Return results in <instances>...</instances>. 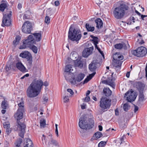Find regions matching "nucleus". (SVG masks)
Wrapping results in <instances>:
<instances>
[{
    "mask_svg": "<svg viewBox=\"0 0 147 147\" xmlns=\"http://www.w3.org/2000/svg\"><path fill=\"white\" fill-rule=\"evenodd\" d=\"M19 108L16 113L15 114V118L17 120L18 125L17 131L19 132V135L21 137L23 138L25 132V125L21 122L19 120L22 118L23 112L24 111V103L22 98H19L17 100Z\"/></svg>",
    "mask_w": 147,
    "mask_h": 147,
    "instance_id": "obj_1",
    "label": "nucleus"
},
{
    "mask_svg": "<svg viewBox=\"0 0 147 147\" xmlns=\"http://www.w3.org/2000/svg\"><path fill=\"white\" fill-rule=\"evenodd\" d=\"M48 85L47 81L43 83L41 80L35 79L28 87L26 91L27 95L29 98L35 97L40 94L43 85L47 86Z\"/></svg>",
    "mask_w": 147,
    "mask_h": 147,
    "instance_id": "obj_2",
    "label": "nucleus"
},
{
    "mask_svg": "<svg viewBox=\"0 0 147 147\" xmlns=\"http://www.w3.org/2000/svg\"><path fill=\"white\" fill-rule=\"evenodd\" d=\"M84 77V74L82 73L74 76H71V74L68 73H66L65 75V78L66 80L70 82L72 85L76 86L79 84V82L83 79Z\"/></svg>",
    "mask_w": 147,
    "mask_h": 147,
    "instance_id": "obj_3",
    "label": "nucleus"
},
{
    "mask_svg": "<svg viewBox=\"0 0 147 147\" xmlns=\"http://www.w3.org/2000/svg\"><path fill=\"white\" fill-rule=\"evenodd\" d=\"M82 35L80 31L77 29H73L71 27L68 32V38L72 41H78L81 38Z\"/></svg>",
    "mask_w": 147,
    "mask_h": 147,
    "instance_id": "obj_4",
    "label": "nucleus"
},
{
    "mask_svg": "<svg viewBox=\"0 0 147 147\" xmlns=\"http://www.w3.org/2000/svg\"><path fill=\"white\" fill-rule=\"evenodd\" d=\"M128 7L124 5H121L115 8L113 11L114 17L117 19H120L122 18L125 13V11L128 9Z\"/></svg>",
    "mask_w": 147,
    "mask_h": 147,
    "instance_id": "obj_5",
    "label": "nucleus"
},
{
    "mask_svg": "<svg viewBox=\"0 0 147 147\" xmlns=\"http://www.w3.org/2000/svg\"><path fill=\"white\" fill-rule=\"evenodd\" d=\"M86 119L87 118L85 115H83L80 119L79 125L81 129L86 130L87 129L91 128L94 126V123L93 120L90 119V121L91 122L88 124L87 121Z\"/></svg>",
    "mask_w": 147,
    "mask_h": 147,
    "instance_id": "obj_6",
    "label": "nucleus"
},
{
    "mask_svg": "<svg viewBox=\"0 0 147 147\" xmlns=\"http://www.w3.org/2000/svg\"><path fill=\"white\" fill-rule=\"evenodd\" d=\"M35 43L32 35H30L28 37L27 39L23 42V44L21 45L19 48L20 49H24L28 47L30 48Z\"/></svg>",
    "mask_w": 147,
    "mask_h": 147,
    "instance_id": "obj_7",
    "label": "nucleus"
},
{
    "mask_svg": "<svg viewBox=\"0 0 147 147\" xmlns=\"http://www.w3.org/2000/svg\"><path fill=\"white\" fill-rule=\"evenodd\" d=\"M12 11H9L7 13L3 14V23L1 26L4 27L5 26H9L11 24V20L10 17L11 16Z\"/></svg>",
    "mask_w": 147,
    "mask_h": 147,
    "instance_id": "obj_8",
    "label": "nucleus"
},
{
    "mask_svg": "<svg viewBox=\"0 0 147 147\" xmlns=\"http://www.w3.org/2000/svg\"><path fill=\"white\" fill-rule=\"evenodd\" d=\"M147 52L146 48L143 47H139L136 50H133L131 52L133 55L138 57H143L146 54Z\"/></svg>",
    "mask_w": 147,
    "mask_h": 147,
    "instance_id": "obj_9",
    "label": "nucleus"
},
{
    "mask_svg": "<svg viewBox=\"0 0 147 147\" xmlns=\"http://www.w3.org/2000/svg\"><path fill=\"white\" fill-rule=\"evenodd\" d=\"M111 101L105 98H102L100 99V106L102 110H105L109 109L110 106Z\"/></svg>",
    "mask_w": 147,
    "mask_h": 147,
    "instance_id": "obj_10",
    "label": "nucleus"
},
{
    "mask_svg": "<svg viewBox=\"0 0 147 147\" xmlns=\"http://www.w3.org/2000/svg\"><path fill=\"white\" fill-rule=\"evenodd\" d=\"M20 56L22 58H26L28 61V65L30 66L32 64V57L30 53L27 51H24L21 53Z\"/></svg>",
    "mask_w": 147,
    "mask_h": 147,
    "instance_id": "obj_11",
    "label": "nucleus"
},
{
    "mask_svg": "<svg viewBox=\"0 0 147 147\" xmlns=\"http://www.w3.org/2000/svg\"><path fill=\"white\" fill-rule=\"evenodd\" d=\"M101 61V59L99 58H97L95 60H93L92 62L89 65V69L92 71H94L97 67L100 66Z\"/></svg>",
    "mask_w": 147,
    "mask_h": 147,
    "instance_id": "obj_12",
    "label": "nucleus"
},
{
    "mask_svg": "<svg viewBox=\"0 0 147 147\" xmlns=\"http://www.w3.org/2000/svg\"><path fill=\"white\" fill-rule=\"evenodd\" d=\"M124 97H126L128 101L131 102L134 101L136 97V95L134 91L131 90H128L125 94Z\"/></svg>",
    "mask_w": 147,
    "mask_h": 147,
    "instance_id": "obj_13",
    "label": "nucleus"
},
{
    "mask_svg": "<svg viewBox=\"0 0 147 147\" xmlns=\"http://www.w3.org/2000/svg\"><path fill=\"white\" fill-rule=\"evenodd\" d=\"M32 30L31 24L28 21L25 22L22 27V31L24 33H30Z\"/></svg>",
    "mask_w": 147,
    "mask_h": 147,
    "instance_id": "obj_14",
    "label": "nucleus"
},
{
    "mask_svg": "<svg viewBox=\"0 0 147 147\" xmlns=\"http://www.w3.org/2000/svg\"><path fill=\"white\" fill-rule=\"evenodd\" d=\"M47 147H60V145L59 142L56 140L52 139L49 140L47 144Z\"/></svg>",
    "mask_w": 147,
    "mask_h": 147,
    "instance_id": "obj_15",
    "label": "nucleus"
},
{
    "mask_svg": "<svg viewBox=\"0 0 147 147\" xmlns=\"http://www.w3.org/2000/svg\"><path fill=\"white\" fill-rule=\"evenodd\" d=\"M64 71L65 72V75L66 73L70 74L68 72L73 74L76 71V68L74 66L71 65H67L65 67Z\"/></svg>",
    "mask_w": 147,
    "mask_h": 147,
    "instance_id": "obj_16",
    "label": "nucleus"
},
{
    "mask_svg": "<svg viewBox=\"0 0 147 147\" xmlns=\"http://www.w3.org/2000/svg\"><path fill=\"white\" fill-rule=\"evenodd\" d=\"M93 49V47L85 49L83 51L82 56L84 57H87L92 53Z\"/></svg>",
    "mask_w": 147,
    "mask_h": 147,
    "instance_id": "obj_17",
    "label": "nucleus"
},
{
    "mask_svg": "<svg viewBox=\"0 0 147 147\" xmlns=\"http://www.w3.org/2000/svg\"><path fill=\"white\" fill-rule=\"evenodd\" d=\"M127 44L129 45L128 43H127L126 44L123 42L116 44L115 45V47L118 49H127Z\"/></svg>",
    "mask_w": 147,
    "mask_h": 147,
    "instance_id": "obj_18",
    "label": "nucleus"
},
{
    "mask_svg": "<svg viewBox=\"0 0 147 147\" xmlns=\"http://www.w3.org/2000/svg\"><path fill=\"white\" fill-rule=\"evenodd\" d=\"M16 67L20 70L22 72L25 71L26 68L22 63L17 62L16 64Z\"/></svg>",
    "mask_w": 147,
    "mask_h": 147,
    "instance_id": "obj_19",
    "label": "nucleus"
},
{
    "mask_svg": "<svg viewBox=\"0 0 147 147\" xmlns=\"http://www.w3.org/2000/svg\"><path fill=\"white\" fill-rule=\"evenodd\" d=\"M8 5L6 2H5L1 4L0 5V11L3 12L5 9H6V10H7V13L9 10H8L7 7H8Z\"/></svg>",
    "mask_w": 147,
    "mask_h": 147,
    "instance_id": "obj_20",
    "label": "nucleus"
},
{
    "mask_svg": "<svg viewBox=\"0 0 147 147\" xmlns=\"http://www.w3.org/2000/svg\"><path fill=\"white\" fill-rule=\"evenodd\" d=\"M121 64V61L119 60H114L113 63V64L114 66L119 69L120 68Z\"/></svg>",
    "mask_w": 147,
    "mask_h": 147,
    "instance_id": "obj_21",
    "label": "nucleus"
},
{
    "mask_svg": "<svg viewBox=\"0 0 147 147\" xmlns=\"http://www.w3.org/2000/svg\"><path fill=\"white\" fill-rule=\"evenodd\" d=\"M96 27L98 28H100L102 26L103 23L102 20L99 18H98L95 20Z\"/></svg>",
    "mask_w": 147,
    "mask_h": 147,
    "instance_id": "obj_22",
    "label": "nucleus"
},
{
    "mask_svg": "<svg viewBox=\"0 0 147 147\" xmlns=\"http://www.w3.org/2000/svg\"><path fill=\"white\" fill-rule=\"evenodd\" d=\"M103 91L105 95L107 96H109L111 94V91L109 88H105L103 89Z\"/></svg>",
    "mask_w": 147,
    "mask_h": 147,
    "instance_id": "obj_23",
    "label": "nucleus"
},
{
    "mask_svg": "<svg viewBox=\"0 0 147 147\" xmlns=\"http://www.w3.org/2000/svg\"><path fill=\"white\" fill-rule=\"evenodd\" d=\"M33 145L32 141L29 139L26 140V144L24 147H33Z\"/></svg>",
    "mask_w": 147,
    "mask_h": 147,
    "instance_id": "obj_24",
    "label": "nucleus"
},
{
    "mask_svg": "<svg viewBox=\"0 0 147 147\" xmlns=\"http://www.w3.org/2000/svg\"><path fill=\"white\" fill-rule=\"evenodd\" d=\"M32 34L34 36L36 39V41H40L41 37V34L39 33H36L33 34Z\"/></svg>",
    "mask_w": 147,
    "mask_h": 147,
    "instance_id": "obj_25",
    "label": "nucleus"
},
{
    "mask_svg": "<svg viewBox=\"0 0 147 147\" xmlns=\"http://www.w3.org/2000/svg\"><path fill=\"white\" fill-rule=\"evenodd\" d=\"M95 74V73L93 72L92 74H90L89 76H87L85 80L84 81V83H85L87 82L92 79Z\"/></svg>",
    "mask_w": 147,
    "mask_h": 147,
    "instance_id": "obj_26",
    "label": "nucleus"
},
{
    "mask_svg": "<svg viewBox=\"0 0 147 147\" xmlns=\"http://www.w3.org/2000/svg\"><path fill=\"white\" fill-rule=\"evenodd\" d=\"M75 63L76 67L81 68L83 66V63H82L81 61L80 60H78L77 59L75 62Z\"/></svg>",
    "mask_w": 147,
    "mask_h": 147,
    "instance_id": "obj_27",
    "label": "nucleus"
},
{
    "mask_svg": "<svg viewBox=\"0 0 147 147\" xmlns=\"http://www.w3.org/2000/svg\"><path fill=\"white\" fill-rule=\"evenodd\" d=\"M85 27L87 30L88 31L92 32L94 31V27L91 26L89 24H86Z\"/></svg>",
    "mask_w": 147,
    "mask_h": 147,
    "instance_id": "obj_28",
    "label": "nucleus"
},
{
    "mask_svg": "<svg viewBox=\"0 0 147 147\" xmlns=\"http://www.w3.org/2000/svg\"><path fill=\"white\" fill-rule=\"evenodd\" d=\"M138 101L139 102H141L146 100L143 93L140 92L139 94Z\"/></svg>",
    "mask_w": 147,
    "mask_h": 147,
    "instance_id": "obj_29",
    "label": "nucleus"
},
{
    "mask_svg": "<svg viewBox=\"0 0 147 147\" xmlns=\"http://www.w3.org/2000/svg\"><path fill=\"white\" fill-rule=\"evenodd\" d=\"M8 106V104L7 101L5 100L3 101L1 104V107L2 108L6 109Z\"/></svg>",
    "mask_w": 147,
    "mask_h": 147,
    "instance_id": "obj_30",
    "label": "nucleus"
},
{
    "mask_svg": "<svg viewBox=\"0 0 147 147\" xmlns=\"http://www.w3.org/2000/svg\"><path fill=\"white\" fill-rule=\"evenodd\" d=\"M20 38L19 36H16L15 39L13 41V44L15 45H17L20 40Z\"/></svg>",
    "mask_w": 147,
    "mask_h": 147,
    "instance_id": "obj_31",
    "label": "nucleus"
},
{
    "mask_svg": "<svg viewBox=\"0 0 147 147\" xmlns=\"http://www.w3.org/2000/svg\"><path fill=\"white\" fill-rule=\"evenodd\" d=\"M40 123L41 128L44 127L46 125L45 120L44 119H41L40 121Z\"/></svg>",
    "mask_w": 147,
    "mask_h": 147,
    "instance_id": "obj_32",
    "label": "nucleus"
},
{
    "mask_svg": "<svg viewBox=\"0 0 147 147\" xmlns=\"http://www.w3.org/2000/svg\"><path fill=\"white\" fill-rule=\"evenodd\" d=\"M102 134L100 132H97L96 133L94 134L93 137H94V136L96 137V138H95V139H97L99 138H100L101 136H102Z\"/></svg>",
    "mask_w": 147,
    "mask_h": 147,
    "instance_id": "obj_33",
    "label": "nucleus"
},
{
    "mask_svg": "<svg viewBox=\"0 0 147 147\" xmlns=\"http://www.w3.org/2000/svg\"><path fill=\"white\" fill-rule=\"evenodd\" d=\"M22 139H19L16 141V142L15 143L16 146L17 147H20V144L22 142Z\"/></svg>",
    "mask_w": 147,
    "mask_h": 147,
    "instance_id": "obj_34",
    "label": "nucleus"
},
{
    "mask_svg": "<svg viewBox=\"0 0 147 147\" xmlns=\"http://www.w3.org/2000/svg\"><path fill=\"white\" fill-rule=\"evenodd\" d=\"M108 85L110 86L113 88H114L115 87V84L113 80H108Z\"/></svg>",
    "mask_w": 147,
    "mask_h": 147,
    "instance_id": "obj_35",
    "label": "nucleus"
},
{
    "mask_svg": "<svg viewBox=\"0 0 147 147\" xmlns=\"http://www.w3.org/2000/svg\"><path fill=\"white\" fill-rule=\"evenodd\" d=\"M130 108V106L128 105L127 103L124 104L123 106V109L125 111H128Z\"/></svg>",
    "mask_w": 147,
    "mask_h": 147,
    "instance_id": "obj_36",
    "label": "nucleus"
},
{
    "mask_svg": "<svg viewBox=\"0 0 147 147\" xmlns=\"http://www.w3.org/2000/svg\"><path fill=\"white\" fill-rule=\"evenodd\" d=\"M50 18L48 15H47L45 18V23L47 24L48 25L50 22Z\"/></svg>",
    "mask_w": 147,
    "mask_h": 147,
    "instance_id": "obj_37",
    "label": "nucleus"
},
{
    "mask_svg": "<svg viewBox=\"0 0 147 147\" xmlns=\"http://www.w3.org/2000/svg\"><path fill=\"white\" fill-rule=\"evenodd\" d=\"M30 48L35 53H37L38 51L37 48L34 45L32 46V47H30Z\"/></svg>",
    "mask_w": 147,
    "mask_h": 147,
    "instance_id": "obj_38",
    "label": "nucleus"
},
{
    "mask_svg": "<svg viewBox=\"0 0 147 147\" xmlns=\"http://www.w3.org/2000/svg\"><path fill=\"white\" fill-rule=\"evenodd\" d=\"M77 56V54L76 53H71L70 55L71 58L73 61L75 60V59H76Z\"/></svg>",
    "mask_w": 147,
    "mask_h": 147,
    "instance_id": "obj_39",
    "label": "nucleus"
},
{
    "mask_svg": "<svg viewBox=\"0 0 147 147\" xmlns=\"http://www.w3.org/2000/svg\"><path fill=\"white\" fill-rule=\"evenodd\" d=\"M106 144V142L105 141H101L98 144V147H104Z\"/></svg>",
    "mask_w": 147,
    "mask_h": 147,
    "instance_id": "obj_40",
    "label": "nucleus"
},
{
    "mask_svg": "<svg viewBox=\"0 0 147 147\" xmlns=\"http://www.w3.org/2000/svg\"><path fill=\"white\" fill-rule=\"evenodd\" d=\"M97 44H96V43H94L95 48L98 49V51L102 55V56L103 57H104V55L103 54V53L102 52V51H101L100 50V49L98 47L97 45Z\"/></svg>",
    "mask_w": 147,
    "mask_h": 147,
    "instance_id": "obj_41",
    "label": "nucleus"
},
{
    "mask_svg": "<svg viewBox=\"0 0 147 147\" xmlns=\"http://www.w3.org/2000/svg\"><path fill=\"white\" fill-rule=\"evenodd\" d=\"M90 37L93 38V40L94 42V43H98V38L97 37L93 36V35H91Z\"/></svg>",
    "mask_w": 147,
    "mask_h": 147,
    "instance_id": "obj_42",
    "label": "nucleus"
},
{
    "mask_svg": "<svg viewBox=\"0 0 147 147\" xmlns=\"http://www.w3.org/2000/svg\"><path fill=\"white\" fill-rule=\"evenodd\" d=\"M43 102L44 104L47 103L48 100V97L47 95H45L43 98Z\"/></svg>",
    "mask_w": 147,
    "mask_h": 147,
    "instance_id": "obj_43",
    "label": "nucleus"
},
{
    "mask_svg": "<svg viewBox=\"0 0 147 147\" xmlns=\"http://www.w3.org/2000/svg\"><path fill=\"white\" fill-rule=\"evenodd\" d=\"M120 54L118 53H116L113 56V59L114 60H117V58Z\"/></svg>",
    "mask_w": 147,
    "mask_h": 147,
    "instance_id": "obj_44",
    "label": "nucleus"
},
{
    "mask_svg": "<svg viewBox=\"0 0 147 147\" xmlns=\"http://www.w3.org/2000/svg\"><path fill=\"white\" fill-rule=\"evenodd\" d=\"M67 91L68 92H69L70 93V94L69 95V97L70 96H71L72 95H73L74 93L72 90L71 89H68L67 90Z\"/></svg>",
    "mask_w": 147,
    "mask_h": 147,
    "instance_id": "obj_45",
    "label": "nucleus"
},
{
    "mask_svg": "<svg viewBox=\"0 0 147 147\" xmlns=\"http://www.w3.org/2000/svg\"><path fill=\"white\" fill-rule=\"evenodd\" d=\"M4 127L5 129L9 128L10 127V125L8 123H5L3 124Z\"/></svg>",
    "mask_w": 147,
    "mask_h": 147,
    "instance_id": "obj_46",
    "label": "nucleus"
},
{
    "mask_svg": "<svg viewBox=\"0 0 147 147\" xmlns=\"http://www.w3.org/2000/svg\"><path fill=\"white\" fill-rule=\"evenodd\" d=\"M69 97V96L66 95L65 97H63L64 102H67L69 101V99L68 97Z\"/></svg>",
    "mask_w": 147,
    "mask_h": 147,
    "instance_id": "obj_47",
    "label": "nucleus"
},
{
    "mask_svg": "<svg viewBox=\"0 0 147 147\" xmlns=\"http://www.w3.org/2000/svg\"><path fill=\"white\" fill-rule=\"evenodd\" d=\"M55 133L56 134L57 136V137H58L59 136L58 134V129H57V124H56L55 125Z\"/></svg>",
    "mask_w": 147,
    "mask_h": 147,
    "instance_id": "obj_48",
    "label": "nucleus"
},
{
    "mask_svg": "<svg viewBox=\"0 0 147 147\" xmlns=\"http://www.w3.org/2000/svg\"><path fill=\"white\" fill-rule=\"evenodd\" d=\"M5 130L7 134H9L10 133L11 131V129L10 127L5 129Z\"/></svg>",
    "mask_w": 147,
    "mask_h": 147,
    "instance_id": "obj_49",
    "label": "nucleus"
},
{
    "mask_svg": "<svg viewBox=\"0 0 147 147\" xmlns=\"http://www.w3.org/2000/svg\"><path fill=\"white\" fill-rule=\"evenodd\" d=\"M4 147H9V143L7 141H5L4 142Z\"/></svg>",
    "mask_w": 147,
    "mask_h": 147,
    "instance_id": "obj_50",
    "label": "nucleus"
},
{
    "mask_svg": "<svg viewBox=\"0 0 147 147\" xmlns=\"http://www.w3.org/2000/svg\"><path fill=\"white\" fill-rule=\"evenodd\" d=\"M123 57L122 55L120 54L117 58V60L120 61V60L123 59Z\"/></svg>",
    "mask_w": 147,
    "mask_h": 147,
    "instance_id": "obj_51",
    "label": "nucleus"
},
{
    "mask_svg": "<svg viewBox=\"0 0 147 147\" xmlns=\"http://www.w3.org/2000/svg\"><path fill=\"white\" fill-rule=\"evenodd\" d=\"M86 104L84 103H83L82 105H81V108L82 109H86Z\"/></svg>",
    "mask_w": 147,
    "mask_h": 147,
    "instance_id": "obj_52",
    "label": "nucleus"
},
{
    "mask_svg": "<svg viewBox=\"0 0 147 147\" xmlns=\"http://www.w3.org/2000/svg\"><path fill=\"white\" fill-rule=\"evenodd\" d=\"M90 100V98L89 96H87L84 99V101L87 102L89 101Z\"/></svg>",
    "mask_w": 147,
    "mask_h": 147,
    "instance_id": "obj_53",
    "label": "nucleus"
},
{
    "mask_svg": "<svg viewBox=\"0 0 147 147\" xmlns=\"http://www.w3.org/2000/svg\"><path fill=\"white\" fill-rule=\"evenodd\" d=\"M46 137H43V138H42V144L43 145L46 144L47 145V144L46 143V141H45V142H44L43 140H45L46 139Z\"/></svg>",
    "mask_w": 147,
    "mask_h": 147,
    "instance_id": "obj_54",
    "label": "nucleus"
},
{
    "mask_svg": "<svg viewBox=\"0 0 147 147\" xmlns=\"http://www.w3.org/2000/svg\"><path fill=\"white\" fill-rule=\"evenodd\" d=\"M29 76V74H27L24 76H23L20 79H23L25 78L26 77H28Z\"/></svg>",
    "mask_w": 147,
    "mask_h": 147,
    "instance_id": "obj_55",
    "label": "nucleus"
},
{
    "mask_svg": "<svg viewBox=\"0 0 147 147\" xmlns=\"http://www.w3.org/2000/svg\"><path fill=\"white\" fill-rule=\"evenodd\" d=\"M47 137L49 139V140H51L52 139H53L52 137V135L51 134H49Z\"/></svg>",
    "mask_w": 147,
    "mask_h": 147,
    "instance_id": "obj_56",
    "label": "nucleus"
},
{
    "mask_svg": "<svg viewBox=\"0 0 147 147\" xmlns=\"http://www.w3.org/2000/svg\"><path fill=\"white\" fill-rule=\"evenodd\" d=\"M125 137V135H124L120 139L121 142H120V144H121L122 142L124 140V137Z\"/></svg>",
    "mask_w": 147,
    "mask_h": 147,
    "instance_id": "obj_57",
    "label": "nucleus"
},
{
    "mask_svg": "<svg viewBox=\"0 0 147 147\" xmlns=\"http://www.w3.org/2000/svg\"><path fill=\"white\" fill-rule=\"evenodd\" d=\"M134 112L136 113L138 110V107L135 105H134Z\"/></svg>",
    "mask_w": 147,
    "mask_h": 147,
    "instance_id": "obj_58",
    "label": "nucleus"
},
{
    "mask_svg": "<svg viewBox=\"0 0 147 147\" xmlns=\"http://www.w3.org/2000/svg\"><path fill=\"white\" fill-rule=\"evenodd\" d=\"M55 4L56 6H58L59 4V1H55Z\"/></svg>",
    "mask_w": 147,
    "mask_h": 147,
    "instance_id": "obj_59",
    "label": "nucleus"
},
{
    "mask_svg": "<svg viewBox=\"0 0 147 147\" xmlns=\"http://www.w3.org/2000/svg\"><path fill=\"white\" fill-rule=\"evenodd\" d=\"M28 18V16L26 14H25L23 17V18L24 20L27 19Z\"/></svg>",
    "mask_w": 147,
    "mask_h": 147,
    "instance_id": "obj_60",
    "label": "nucleus"
},
{
    "mask_svg": "<svg viewBox=\"0 0 147 147\" xmlns=\"http://www.w3.org/2000/svg\"><path fill=\"white\" fill-rule=\"evenodd\" d=\"M102 82L103 84H108V80H104L102 81Z\"/></svg>",
    "mask_w": 147,
    "mask_h": 147,
    "instance_id": "obj_61",
    "label": "nucleus"
},
{
    "mask_svg": "<svg viewBox=\"0 0 147 147\" xmlns=\"http://www.w3.org/2000/svg\"><path fill=\"white\" fill-rule=\"evenodd\" d=\"M11 69L10 67L8 66H6V70L7 71H8Z\"/></svg>",
    "mask_w": 147,
    "mask_h": 147,
    "instance_id": "obj_62",
    "label": "nucleus"
},
{
    "mask_svg": "<svg viewBox=\"0 0 147 147\" xmlns=\"http://www.w3.org/2000/svg\"><path fill=\"white\" fill-rule=\"evenodd\" d=\"M130 73V71H128V72H127V73L126 74V76L128 78H129V77Z\"/></svg>",
    "mask_w": 147,
    "mask_h": 147,
    "instance_id": "obj_63",
    "label": "nucleus"
},
{
    "mask_svg": "<svg viewBox=\"0 0 147 147\" xmlns=\"http://www.w3.org/2000/svg\"><path fill=\"white\" fill-rule=\"evenodd\" d=\"M115 114L116 115H119L118 110L117 109L115 110Z\"/></svg>",
    "mask_w": 147,
    "mask_h": 147,
    "instance_id": "obj_64",
    "label": "nucleus"
}]
</instances>
